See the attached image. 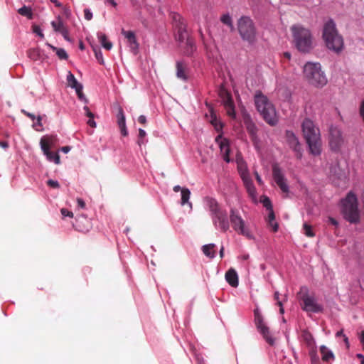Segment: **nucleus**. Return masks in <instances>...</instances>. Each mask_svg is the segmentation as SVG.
I'll return each mask as SVG.
<instances>
[{"label":"nucleus","mask_w":364,"mask_h":364,"mask_svg":"<svg viewBox=\"0 0 364 364\" xmlns=\"http://www.w3.org/2000/svg\"><path fill=\"white\" fill-rule=\"evenodd\" d=\"M322 37L329 50L336 53L342 51L344 46L343 38L339 34L336 25L332 19H328L324 23Z\"/></svg>","instance_id":"1"},{"label":"nucleus","mask_w":364,"mask_h":364,"mask_svg":"<svg viewBox=\"0 0 364 364\" xmlns=\"http://www.w3.org/2000/svg\"><path fill=\"white\" fill-rule=\"evenodd\" d=\"M302 132L310 152L314 156L319 155L321 151V141L319 129L313 121L305 119L302 122Z\"/></svg>","instance_id":"2"},{"label":"nucleus","mask_w":364,"mask_h":364,"mask_svg":"<svg viewBox=\"0 0 364 364\" xmlns=\"http://www.w3.org/2000/svg\"><path fill=\"white\" fill-rule=\"evenodd\" d=\"M204 201L210 212L213 224L223 232H227L230 228L227 211L220 206L215 198L206 197Z\"/></svg>","instance_id":"3"},{"label":"nucleus","mask_w":364,"mask_h":364,"mask_svg":"<svg viewBox=\"0 0 364 364\" xmlns=\"http://www.w3.org/2000/svg\"><path fill=\"white\" fill-rule=\"evenodd\" d=\"M255 104L257 111L268 124L274 126L277 124L278 118L275 108L267 96L261 92H257L255 95Z\"/></svg>","instance_id":"4"},{"label":"nucleus","mask_w":364,"mask_h":364,"mask_svg":"<svg viewBox=\"0 0 364 364\" xmlns=\"http://www.w3.org/2000/svg\"><path fill=\"white\" fill-rule=\"evenodd\" d=\"M293 41L297 50L301 53H309L314 48L313 37L311 31L300 25H294L291 28Z\"/></svg>","instance_id":"5"},{"label":"nucleus","mask_w":364,"mask_h":364,"mask_svg":"<svg viewBox=\"0 0 364 364\" xmlns=\"http://www.w3.org/2000/svg\"><path fill=\"white\" fill-rule=\"evenodd\" d=\"M238 33L244 41L253 45L257 40V31L253 20L247 16H241L237 23Z\"/></svg>","instance_id":"6"},{"label":"nucleus","mask_w":364,"mask_h":364,"mask_svg":"<svg viewBox=\"0 0 364 364\" xmlns=\"http://www.w3.org/2000/svg\"><path fill=\"white\" fill-rule=\"evenodd\" d=\"M304 75L314 86L323 87L327 83V78L318 63H306L304 66Z\"/></svg>","instance_id":"7"},{"label":"nucleus","mask_w":364,"mask_h":364,"mask_svg":"<svg viewBox=\"0 0 364 364\" xmlns=\"http://www.w3.org/2000/svg\"><path fill=\"white\" fill-rule=\"evenodd\" d=\"M341 212L343 218L350 223H357L360 220L358 208V199L355 194L350 192L342 200Z\"/></svg>","instance_id":"8"},{"label":"nucleus","mask_w":364,"mask_h":364,"mask_svg":"<svg viewBox=\"0 0 364 364\" xmlns=\"http://www.w3.org/2000/svg\"><path fill=\"white\" fill-rule=\"evenodd\" d=\"M298 299L303 311L312 313H320L323 311V306L317 302L314 294H309L306 287H301L298 293Z\"/></svg>","instance_id":"9"},{"label":"nucleus","mask_w":364,"mask_h":364,"mask_svg":"<svg viewBox=\"0 0 364 364\" xmlns=\"http://www.w3.org/2000/svg\"><path fill=\"white\" fill-rule=\"evenodd\" d=\"M230 220L235 231L248 238L252 237L250 231L245 228V221L240 216L238 210L233 208L230 210Z\"/></svg>","instance_id":"10"},{"label":"nucleus","mask_w":364,"mask_h":364,"mask_svg":"<svg viewBox=\"0 0 364 364\" xmlns=\"http://www.w3.org/2000/svg\"><path fill=\"white\" fill-rule=\"evenodd\" d=\"M171 17L176 29V40L179 43H183L188 38L184 19L180 14L176 13L172 14Z\"/></svg>","instance_id":"11"},{"label":"nucleus","mask_w":364,"mask_h":364,"mask_svg":"<svg viewBox=\"0 0 364 364\" xmlns=\"http://www.w3.org/2000/svg\"><path fill=\"white\" fill-rule=\"evenodd\" d=\"M254 315H255V323L257 326V328L258 329L259 333L262 335V336L265 339V341L269 345L272 346L274 343V340L270 333L269 327L264 322L263 317L257 309H255Z\"/></svg>","instance_id":"12"},{"label":"nucleus","mask_w":364,"mask_h":364,"mask_svg":"<svg viewBox=\"0 0 364 364\" xmlns=\"http://www.w3.org/2000/svg\"><path fill=\"white\" fill-rule=\"evenodd\" d=\"M218 94L226 110L227 114L232 119H235L236 117V112L231 94L223 86L220 87Z\"/></svg>","instance_id":"13"},{"label":"nucleus","mask_w":364,"mask_h":364,"mask_svg":"<svg viewBox=\"0 0 364 364\" xmlns=\"http://www.w3.org/2000/svg\"><path fill=\"white\" fill-rule=\"evenodd\" d=\"M54 142L53 137H43L41 139L40 144L43 154L46 156L48 160L53 161L56 164H60V156L56 152L50 151V145Z\"/></svg>","instance_id":"14"},{"label":"nucleus","mask_w":364,"mask_h":364,"mask_svg":"<svg viewBox=\"0 0 364 364\" xmlns=\"http://www.w3.org/2000/svg\"><path fill=\"white\" fill-rule=\"evenodd\" d=\"M272 176L277 185L281 191L287 194L289 191V186L287 183V179L283 174L281 168L277 164L272 165Z\"/></svg>","instance_id":"15"},{"label":"nucleus","mask_w":364,"mask_h":364,"mask_svg":"<svg viewBox=\"0 0 364 364\" xmlns=\"http://www.w3.org/2000/svg\"><path fill=\"white\" fill-rule=\"evenodd\" d=\"M343 143L342 133L336 127H331L329 129V145L332 150L338 151Z\"/></svg>","instance_id":"16"},{"label":"nucleus","mask_w":364,"mask_h":364,"mask_svg":"<svg viewBox=\"0 0 364 364\" xmlns=\"http://www.w3.org/2000/svg\"><path fill=\"white\" fill-rule=\"evenodd\" d=\"M286 140L289 147L296 153V156L298 159L302 157L301 148L297 137L293 132L287 130L286 132Z\"/></svg>","instance_id":"17"},{"label":"nucleus","mask_w":364,"mask_h":364,"mask_svg":"<svg viewBox=\"0 0 364 364\" xmlns=\"http://www.w3.org/2000/svg\"><path fill=\"white\" fill-rule=\"evenodd\" d=\"M122 34L127 40L131 50L136 54L139 48V43H137L135 33L132 31H125L122 28Z\"/></svg>","instance_id":"18"},{"label":"nucleus","mask_w":364,"mask_h":364,"mask_svg":"<svg viewBox=\"0 0 364 364\" xmlns=\"http://www.w3.org/2000/svg\"><path fill=\"white\" fill-rule=\"evenodd\" d=\"M117 124L120 129L121 134L126 136L128 134V132L126 127L125 116L124 114L123 109L121 107H118V113L117 114Z\"/></svg>","instance_id":"19"},{"label":"nucleus","mask_w":364,"mask_h":364,"mask_svg":"<svg viewBox=\"0 0 364 364\" xmlns=\"http://www.w3.org/2000/svg\"><path fill=\"white\" fill-rule=\"evenodd\" d=\"M183 43H180V48L185 55H191L196 50V46L193 39L187 38Z\"/></svg>","instance_id":"20"},{"label":"nucleus","mask_w":364,"mask_h":364,"mask_svg":"<svg viewBox=\"0 0 364 364\" xmlns=\"http://www.w3.org/2000/svg\"><path fill=\"white\" fill-rule=\"evenodd\" d=\"M176 76L178 78L186 81L188 80V66L183 61L176 63Z\"/></svg>","instance_id":"21"},{"label":"nucleus","mask_w":364,"mask_h":364,"mask_svg":"<svg viewBox=\"0 0 364 364\" xmlns=\"http://www.w3.org/2000/svg\"><path fill=\"white\" fill-rule=\"evenodd\" d=\"M227 282L232 287H237L239 284L238 275L233 268L228 269L225 275Z\"/></svg>","instance_id":"22"},{"label":"nucleus","mask_w":364,"mask_h":364,"mask_svg":"<svg viewBox=\"0 0 364 364\" xmlns=\"http://www.w3.org/2000/svg\"><path fill=\"white\" fill-rule=\"evenodd\" d=\"M302 341L310 349L316 348V342L312 334L308 330H303L301 333Z\"/></svg>","instance_id":"23"},{"label":"nucleus","mask_w":364,"mask_h":364,"mask_svg":"<svg viewBox=\"0 0 364 364\" xmlns=\"http://www.w3.org/2000/svg\"><path fill=\"white\" fill-rule=\"evenodd\" d=\"M220 149L223 160L227 163H229L230 161L229 156L230 150L228 140L223 139L221 141L220 144Z\"/></svg>","instance_id":"24"},{"label":"nucleus","mask_w":364,"mask_h":364,"mask_svg":"<svg viewBox=\"0 0 364 364\" xmlns=\"http://www.w3.org/2000/svg\"><path fill=\"white\" fill-rule=\"evenodd\" d=\"M320 352L322 357V360L326 363L334 360L335 356L333 352L329 350L326 346H321L320 347Z\"/></svg>","instance_id":"25"},{"label":"nucleus","mask_w":364,"mask_h":364,"mask_svg":"<svg viewBox=\"0 0 364 364\" xmlns=\"http://www.w3.org/2000/svg\"><path fill=\"white\" fill-rule=\"evenodd\" d=\"M51 26L55 32H59L60 33H65L66 29H68L60 16L58 17L56 21L51 22Z\"/></svg>","instance_id":"26"},{"label":"nucleus","mask_w":364,"mask_h":364,"mask_svg":"<svg viewBox=\"0 0 364 364\" xmlns=\"http://www.w3.org/2000/svg\"><path fill=\"white\" fill-rule=\"evenodd\" d=\"M98 38L102 47L107 50H109L112 48V43L108 41L107 38L105 33H97Z\"/></svg>","instance_id":"27"},{"label":"nucleus","mask_w":364,"mask_h":364,"mask_svg":"<svg viewBox=\"0 0 364 364\" xmlns=\"http://www.w3.org/2000/svg\"><path fill=\"white\" fill-rule=\"evenodd\" d=\"M191 196V191L187 188H183L181 189V204L184 205L188 203L191 208H192V203L189 202V198Z\"/></svg>","instance_id":"28"},{"label":"nucleus","mask_w":364,"mask_h":364,"mask_svg":"<svg viewBox=\"0 0 364 364\" xmlns=\"http://www.w3.org/2000/svg\"><path fill=\"white\" fill-rule=\"evenodd\" d=\"M245 124H246V128H247L248 133L251 136L252 141H255L257 138V136H256L257 135V127H256V126L250 121L246 122Z\"/></svg>","instance_id":"29"},{"label":"nucleus","mask_w":364,"mask_h":364,"mask_svg":"<svg viewBox=\"0 0 364 364\" xmlns=\"http://www.w3.org/2000/svg\"><path fill=\"white\" fill-rule=\"evenodd\" d=\"M215 245L214 244H208L203 246V252L205 255L210 258H213L215 257Z\"/></svg>","instance_id":"30"},{"label":"nucleus","mask_w":364,"mask_h":364,"mask_svg":"<svg viewBox=\"0 0 364 364\" xmlns=\"http://www.w3.org/2000/svg\"><path fill=\"white\" fill-rule=\"evenodd\" d=\"M67 82L68 86H70L72 88H77L78 85H82L80 83L77 82L74 75L69 71L67 75Z\"/></svg>","instance_id":"31"},{"label":"nucleus","mask_w":364,"mask_h":364,"mask_svg":"<svg viewBox=\"0 0 364 364\" xmlns=\"http://www.w3.org/2000/svg\"><path fill=\"white\" fill-rule=\"evenodd\" d=\"M85 114L89 117L87 124L91 127H95L96 123L94 121V114L90 110L89 107L87 106L84 107Z\"/></svg>","instance_id":"32"},{"label":"nucleus","mask_w":364,"mask_h":364,"mask_svg":"<svg viewBox=\"0 0 364 364\" xmlns=\"http://www.w3.org/2000/svg\"><path fill=\"white\" fill-rule=\"evenodd\" d=\"M274 299L277 301V304L279 306V312L280 314H283L284 313V310L283 308V302L287 301V296H284V299L281 300L279 299V293L278 291H275L274 294Z\"/></svg>","instance_id":"33"},{"label":"nucleus","mask_w":364,"mask_h":364,"mask_svg":"<svg viewBox=\"0 0 364 364\" xmlns=\"http://www.w3.org/2000/svg\"><path fill=\"white\" fill-rule=\"evenodd\" d=\"M49 47L51 48V49L56 52V55L58 56V58L61 60H67L68 58V55L65 50L63 48H57L55 46H53L50 44H48Z\"/></svg>","instance_id":"34"},{"label":"nucleus","mask_w":364,"mask_h":364,"mask_svg":"<svg viewBox=\"0 0 364 364\" xmlns=\"http://www.w3.org/2000/svg\"><path fill=\"white\" fill-rule=\"evenodd\" d=\"M20 15L26 16L28 19L33 18V14L30 7L23 6L18 10Z\"/></svg>","instance_id":"35"},{"label":"nucleus","mask_w":364,"mask_h":364,"mask_svg":"<svg viewBox=\"0 0 364 364\" xmlns=\"http://www.w3.org/2000/svg\"><path fill=\"white\" fill-rule=\"evenodd\" d=\"M242 177L245 183V186H246L248 193L251 196H253L255 193V188L254 187L252 183L251 182V181H250L245 178L244 173H242Z\"/></svg>","instance_id":"36"},{"label":"nucleus","mask_w":364,"mask_h":364,"mask_svg":"<svg viewBox=\"0 0 364 364\" xmlns=\"http://www.w3.org/2000/svg\"><path fill=\"white\" fill-rule=\"evenodd\" d=\"M220 21L222 23H223L224 24L229 26L231 29H233L234 27H233L232 20L228 14H223L220 17Z\"/></svg>","instance_id":"37"},{"label":"nucleus","mask_w":364,"mask_h":364,"mask_svg":"<svg viewBox=\"0 0 364 364\" xmlns=\"http://www.w3.org/2000/svg\"><path fill=\"white\" fill-rule=\"evenodd\" d=\"M28 56L33 60H37L40 56V51L37 48H31L28 50Z\"/></svg>","instance_id":"38"},{"label":"nucleus","mask_w":364,"mask_h":364,"mask_svg":"<svg viewBox=\"0 0 364 364\" xmlns=\"http://www.w3.org/2000/svg\"><path fill=\"white\" fill-rule=\"evenodd\" d=\"M304 233L306 236L309 237H313L315 236V233L312 230L311 225L308 223H304L303 225Z\"/></svg>","instance_id":"39"},{"label":"nucleus","mask_w":364,"mask_h":364,"mask_svg":"<svg viewBox=\"0 0 364 364\" xmlns=\"http://www.w3.org/2000/svg\"><path fill=\"white\" fill-rule=\"evenodd\" d=\"M309 355L311 356V364H320L319 358L316 354V348L311 349Z\"/></svg>","instance_id":"40"},{"label":"nucleus","mask_w":364,"mask_h":364,"mask_svg":"<svg viewBox=\"0 0 364 364\" xmlns=\"http://www.w3.org/2000/svg\"><path fill=\"white\" fill-rule=\"evenodd\" d=\"M146 136V132L142 129H139V139L137 141V144H139V146H141L144 142L143 141V139Z\"/></svg>","instance_id":"41"},{"label":"nucleus","mask_w":364,"mask_h":364,"mask_svg":"<svg viewBox=\"0 0 364 364\" xmlns=\"http://www.w3.org/2000/svg\"><path fill=\"white\" fill-rule=\"evenodd\" d=\"M95 55L97 58V60L99 61L100 64H103V56L101 50L100 49L94 48Z\"/></svg>","instance_id":"42"},{"label":"nucleus","mask_w":364,"mask_h":364,"mask_svg":"<svg viewBox=\"0 0 364 364\" xmlns=\"http://www.w3.org/2000/svg\"><path fill=\"white\" fill-rule=\"evenodd\" d=\"M75 90L79 99L85 100L86 101V99L82 93V85H78V87L77 88H75Z\"/></svg>","instance_id":"43"},{"label":"nucleus","mask_w":364,"mask_h":364,"mask_svg":"<svg viewBox=\"0 0 364 364\" xmlns=\"http://www.w3.org/2000/svg\"><path fill=\"white\" fill-rule=\"evenodd\" d=\"M47 185L53 188H58L60 187V184L57 181H54L50 179L47 181Z\"/></svg>","instance_id":"44"},{"label":"nucleus","mask_w":364,"mask_h":364,"mask_svg":"<svg viewBox=\"0 0 364 364\" xmlns=\"http://www.w3.org/2000/svg\"><path fill=\"white\" fill-rule=\"evenodd\" d=\"M262 203H263V205L269 210H272L273 209L272 208V203L270 201V200L268 198H265L263 200H262Z\"/></svg>","instance_id":"45"},{"label":"nucleus","mask_w":364,"mask_h":364,"mask_svg":"<svg viewBox=\"0 0 364 364\" xmlns=\"http://www.w3.org/2000/svg\"><path fill=\"white\" fill-rule=\"evenodd\" d=\"M33 31L35 33H36L37 35H38L41 38H44V34L42 33V31L38 26H36V25L33 26Z\"/></svg>","instance_id":"46"},{"label":"nucleus","mask_w":364,"mask_h":364,"mask_svg":"<svg viewBox=\"0 0 364 364\" xmlns=\"http://www.w3.org/2000/svg\"><path fill=\"white\" fill-rule=\"evenodd\" d=\"M60 212H61V214H62V215L63 217H70V218H73V212L68 210V209L62 208L60 210Z\"/></svg>","instance_id":"47"},{"label":"nucleus","mask_w":364,"mask_h":364,"mask_svg":"<svg viewBox=\"0 0 364 364\" xmlns=\"http://www.w3.org/2000/svg\"><path fill=\"white\" fill-rule=\"evenodd\" d=\"M336 337H340V336H343V341L345 342V343L346 344L347 347L349 346V343H348V338L343 334V332L342 330L338 331L336 334Z\"/></svg>","instance_id":"48"},{"label":"nucleus","mask_w":364,"mask_h":364,"mask_svg":"<svg viewBox=\"0 0 364 364\" xmlns=\"http://www.w3.org/2000/svg\"><path fill=\"white\" fill-rule=\"evenodd\" d=\"M84 16L87 21H90L92 18V14L88 9H84Z\"/></svg>","instance_id":"49"},{"label":"nucleus","mask_w":364,"mask_h":364,"mask_svg":"<svg viewBox=\"0 0 364 364\" xmlns=\"http://www.w3.org/2000/svg\"><path fill=\"white\" fill-rule=\"evenodd\" d=\"M269 225L272 228V231L276 232L278 231L279 225L274 220L273 222H267Z\"/></svg>","instance_id":"50"},{"label":"nucleus","mask_w":364,"mask_h":364,"mask_svg":"<svg viewBox=\"0 0 364 364\" xmlns=\"http://www.w3.org/2000/svg\"><path fill=\"white\" fill-rule=\"evenodd\" d=\"M274 220H275V215L274 210L273 209L269 210L267 222H273Z\"/></svg>","instance_id":"51"},{"label":"nucleus","mask_w":364,"mask_h":364,"mask_svg":"<svg viewBox=\"0 0 364 364\" xmlns=\"http://www.w3.org/2000/svg\"><path fill=\"white\" fill-rule=\"evenodd\" d=\"M21 112L25 114L26 116H27L28 117H29L31 120H35L36 119V117L33 114H31L27 111H26L25 109H21Z\"/></svg>","instance_id":"52"},{"label":"nucleus","mask_w":364,"mask_h":364,"mask_svg":"<svg viewBox=\"0 0 364 364\" xmlns=\"http://www.w3.org/2000/svg\"><path fill=\"white\" fill-rule=\"evenodd\" d=\"M77 203L78 207H80L81 208H85V203L82 198H77Z\"/></svg>","instance_id":"53"},{"label":"nucleus","mask_w":364,"mask_h":364,"mask_svg":"<svg viewBox=\"0 0 364 364\" xmlns=\"http://www.w3.org/2000/svg\"><path fill=\"white\" fill-rule=\"evenodd\" d=\"M328 223L330 224H331V225H333L334 226H338V221L335 218H333L332 217H329L328 219Z\"/></svg>","instance_id":"54"},{"label":"nucleus","mask_w":364,"mask_h":364,"mask_svg":"<svg viewBox=\"0 0 364 364\" xmlns=\"http://www.w3.org/2000/svg\"><path fill=\"white\" fill-rule=\"evenodd\" d=\"M138 122L140 124H145L146 123V118L144 115H140L138 118Z\"/></svg>","instance_id":"55"},{"label":"nucleus","mask_w":364,"mask_h":364,"mask_svg":"<svg viewBox=\"0 0 364 364\" xmlns=\"http://www.w3.org/2000/svg\"><path fill=\"white\" fill-rule=\"evenodd\" d=\"M60 34L63 36V38H65V40H66L67 41H71V40H70V37H69V32H68V29H66V31H65V33H60Z\"/></svg>","instance_id":"56"},{"label":"nucleus","mask_w":364,"mask_h":364,"mask_svg":"<svg viewBox=\"0 0 364 364\" xmlns=\"http://www.w3.org/2000/svg\"><path fill=\"white\" fill-rule=\"evenodd\" d=\"M255 178H256V180H257V183L259 185H262V178H261L260 176L259 175V173L257 172H255Z\"/></svg>","instance_id":"57"},{"label":"nucleus","mask_w":364,"mask_h":364,"mask_svg":"<svg viewBox=\"0 0 364 364\" xmlns=\"http://www.w3.org/2000/svg\"><path fill=\"white\" fill-rule=\"evenodd\" d=\"M70 146H63V147L61 148V151H62L63 152L65 153V154H66V153H68V152H69V151H70Z\"/></svg>","instance_id":"58"},{"label":"nucleus","mask_w":364,"mask_h":364,"mask_svg":"<svg viewBox=\"0 0 364 364\" xmlns=\"http://www.w3.org/2000/svg\"><path fill=\"white\" fill-rule=\"evenodd\" d=\"M181 189H183V188H181L179 185L175 186L173 188L174 192H178V191L181 192Z\"/></svg>","instance_id":"59"},{"label":"nucleus","mask_w":364,"mask_h":364,"mask_svg":"<svg viewBox=\"0 0 364 364\" xmlns=\"http://www.w3.org/2000/svg\"><path fill=\"white\" fill-rule=\"evenodd\" d=\"M283 56L284 58H286L288 60H289L291 58V54L289 52L284 53Z\"/></svg>","instance_id":"60"},{"label":"nucleus","mask_w":364,"mask_h":364,"mask_svg":"<svg viewBox=\"0 0 364 364\" xmlns=\"http://www.w3.org/2000/svg\"><path fill=\"white\" fill-rule=\"evenodd\" d=\"M0 146L4 149H6L9 146V144L6 141H0Z\"/></svg>","instance_id":"61"},{"label":"nucleus","mask_w":364,"mask_h":364,"mask_svg":"<svg viewBox=\"0 0 364 364\" xmlns=\"http://www.w3.org/2000/svg\"><path fill=\"white\" fill-rule=\"evenodd\" d=\"M37 119L36 124H37L38 126L41 127V126H42V124H41L42 118H41V116H38V117H37V119Z\"/></svg>","instance_id":"62"},{"label":"nucleus","mask_w":364,"mask_h":364,"mask_svg":"<svg viewBox=\"0 0 364 364\" xmlns=\"http://www.w3.org/2000/svg\"><path fill=\"white\" fill-rule=\"evenodd\" d=\"M50 1L53 4H55V5L57 6V7H60L61 6V4L58 1V0H50Z\"/></svg>","instance_id":"63"},{"label":"nucleus","mask_w":364,"mask_h":364,"mask_svg":"<svg viewBox=\"0 0 364 364\" xmlns=\"http://www.w3.org/2000/svg\"><path fill=\"white\" fill-rule=\"evenodd\" d=\"M107 2L111 4L114 7L117 6V3L114 1V0H107Z\"/></svg>","instance_id":"64"}]
</instances>
